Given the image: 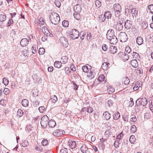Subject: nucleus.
<instances>
[{"instance_id": "29", "label": "nucleus", "mask_w": 153, "mask_h": 153, "mask_svg": "<svg viewBox=\"0 0 153 153\" xmlns=\"http://www.w3.org/2000/svg\"><path fill=\"white\" fill-rule=\"evenodd\" d=\"M132 57L133 58L138 59L140 58V56L139 54L138 53L134 52H133L132 53L131 58H132Z\"/></svg>"}, {"instance_id": "11", "label": "nucleus", "mask_w": 153, "mask_h": 153, "mask_svg": "<svg viewBox=\"0 0 153 153\" xmlns=\"http://www.w3.org/2000/svg\"><path fill=\"white\" fill-rule=\"evenodd\" d=\"M113 10L114 11H121V8L120 5L118 4H115L113 6Z\"/></svg>"}, {"instance_id": "24", "label": "nucleus", "mask_w": 153, "mask_h": 153, "mask_svg": "<svg viewBox=\"0 0 153 153\" xmlns=\"http://www.w3.org/2000/svg\"><path fill=\"white\" fill-rule=\"evenodd\" d=\"M80 149L83 153H86L87 152L88 148L85 145H83L81 146Z\"/></svg>"}, {"instance_id": "35", "label": "nucleus", "mask_w": 153, "mask_h": 153, "mask_svg": "<svg viewBox=\"0 0 153 153\" xmlns=\"http://www.w3.org/2000/svg\"><path fill=\"white\" fill-rule=\"evenodd\" d=\"M29 143L27 140H25L21 144V145L23 147H25L29 145Z\"/></svg>"}, {"instance_id": "46", "label": "nucleus", "mask_w": 153, "mask_h": 153, "mask_svg": "<svg viewBox=\"0 0 153 153\" xmlns=\"http://www.w3.org/2000/svg\"><path fill=\"white\" fill-rule=\"evenodd\" d=\"M105 79V76L104 75L102 74L98 78L97 80L101 82L103 81Z\"/></svg>"}, {"instance_id": "3", "label": "nucleus", "mask_w": 153, "mask_h": 153, "mask_svg": "<svg viewBox=\"0 0 153 153\" xmlns=\"http://www.w3.org/2000/svg\"><path fill=\"white\" fill-rule=\"evenodd\" d=\"M49 118L46 115H44L42 118L40 123L43 128H45L47 127L49 122Z\"/></svg>"}, {"instance_id": "60", "label": "nucleus", "mask_w": 153, "mask_h": 153, "mask_svg": "<svg viewBox=\"0 0 153 153\" xmlns=\"http://www.w3.org/2000/svg\"><path fill=\"white\" fill-rule=\"evenodd\" d=\"M101 22H103L105 20V18L104 15H101L99 17Z\"/></svg>"}, {"instance_id": "40", "label": "nucleus", "mask_w": 153, "mask_h": 153, "mask_svg": "<svg viewBox=\"0 0 153 153\" xmlns=\"http://www.w3.org/2000/svg\"><path fill=\"white\" fill-rule=\"evenodd\" d=\"M137 130V128L136 126L135 125H132L130 129V131L132 133H134Z\"/></svg>"}, {"instance_id": "26", "label": "nucleus", "mask_w": 153, "mask_h": 153, "mask_svg": "<svg viewBox=\"0 0 153 153\" xmlns=\"http://www.w3.org/2000/svg\"><path fill=\"white\" fill-rule=\"evenodd\" d=\"M123 25L117 22L116 26V29L118 31L121 30L123 28Z\"/></svg>"}, {"instance_id": "48", "label": "nucleus", "mask_w": 153, "mask_h": 153, "mask_svg": "<svg viewBox=\"0 0 153 153\" xmlns=\"http://www.w3.org/2000/svg\"><path fill=\"white\" fill-rule=\"evenodd\" d=\"M128 118V116L127 114H124L123 116V120L125 121H127Z\"/></svg>"}, {"instance_id": "1", "label": "nucleus", "mask_w": 153, "mask_h": 153, "mask_svg": "<svg viewBox=\"0 0 153 153\" xmlns=\"http://www.w3.org/2000/svg\"><path fill=\"white\" fill-rule=\"evenodd\" d=\"M50 19L51 22L55 25H57L60 21L59 16L56 12H53L51 14Z\"/></svg>"}, {"instance_id": "45", "label": "nucleus", "mask_w": 153, "mask_h": 153, "mask_svg": "<svg viewBox=\"0 0 153 153\" xmlns=\"http://www.w3.org/2000/svg\"><path fill=\"white\" fill-rule=\"evenodd\" d=\"M28 51V50L27 48H26L23 51L22 53L24 56H27L28 55V51Z\"/></svg>"}, {"instance_id": "59", "label": "nucleus", "mask_w": 153, "mask_h": 153, "mask_svg": "<svg viewBox=\"0 0 153 153\" xmlns=\"http://www.w3.org/2000/svg\"><path fill=\"white\" fill-rule=\"evenodd\" d=\"M48 141L47 140H43L42 142V144L44 146H46L48 143Z\"/></svg>"}, {"instance_id": "25", "label": "nucleus", "mask_w": 153, "mask_h": 153, "mask_svg": "<svg viewBox=\"0 0 153 153\" xmlns=\"http://www.w3.org/2000/svg\"><path fill=\"white\" fill-rule=\"evenodd\" d=\"M131 13L133 16H134L136 17L138 15V11L135 8H133L131 9Z\"/></svg>"}, {"instance_id": "36", "label": "nucleus", "mask_w": 153, "mask_h": 153, "mask_svg": "<svg viewBox=\"0 0 153 153\" xmlns=\"http://www.w3.org/2000/svg\"><path fill=\"white\" fill-rule=\"evenodd\" d=\"M74 16L77 20H79L80 18V16L79 13H74Z\"/></svg>"}, {"instance_id": "41", "label": "nucleus", "mask_w": 153, "mask_h": 153, "mask_svg": "<svg viewBox=\"0 0 153 153\" xmlns=\"http://www.w3.org/2000/svg\"><path fill=\"white\" fill-rule=\"evenodd\" d=\"M124 84L125 85H128L129 84L130 80L127 77H125L123 79Z\"/></svg>"}, {"instance_id": "8", "label": "nucleus", "mask_w": 153, "mask_h": 153, "mask_svg": "<svg viewBox=\"0 0 153 153\" xmlns=\"http://www.w3.org/2000/svg\"><path fill=\"white\" fill-rule=\"evenodd\" d=\"M132 26V22L130 20H127L125 22L124 26L127 29H129Z\"/></svg>"}, {"instance_id": "42", "label": "nucleus", "mask_w": 153, "mask_h": 153, "mask_svg": "<svg viewBox=\"0 0 153 153\" xmlns=\"http://www.w3.org/2000/svg\"><path fill=\"white\" fill-rule=\"evenodd\" d=\"M123 57L124 60H127L129 59V56L127 54L124 53L123 54Z\"/></svg>"}, {"instance_id": "31", "label": "nucleus", "mask_w": 153, "mask_h": 153, "mask_svg": "<svg viewBox=\"0 0 153 153\" xmlns=\"http://www.w3.org/2000/svg\"><path fill=\"white\" fill-rule=\"evenodd\" d=\"M104 16L105 18L109 19L111 18V13L109 11H107L105 13Z\"/></svg>"}, {"instance_id": "30", "label": "nucleus", "mask_w": 153, "mask_h": 153, "mask_svg": "<svg viewBox=\"0 0 153 153\" xmlns=\"http://www.w3.org/2000/svg\"><path fill=\"white\" fill-rule=\"evenodd\" d=\"M50 100H51V102L53 103H55L57 100V97L56 95H53L51 96L50 98Z\"/></svg>"}, {"instance_id": "64", "label": "nucleus", "mask_w": 153, "mask_h": 153, "mask_svg": "<svg viewBox=\"0 0 153 153\" xmlns=\"http://www.w3.org/2000/svg\"><path fill=\"white\" fill-rule=\"evenodd\" d=\"M108 48L107 46L105 44H103L102 46V50L104 51H105L107 50V49Z\"/></svg>"}, {"instance_id": "44", "label": "nucleus", "mask_w": 153, "mask_h": 153, "mask_svg": "<svg viewBox=\"0 0 153 153\" xmlns=\"http://www.w3.org/2000/svg\"><path fill=\"white\" fill-rule=\"evenodd\" d=\"M137 120V118L134 115H131L130 121L133 122H135Z\"/></svg>"}, {"instance_id": "15", "label": "nucleus", "mask_w": 153, "mask_h": 153, "mask_svg": "<svg viewBox=\"0 0 153 153\" xmlns=\"http://www.w3.org/2000/svg\"><path fill=\"white\" fill-rule=\"evenodd\" d=\"M136 42L139 45H142L143 42V39L142 37L141 36L138 37L136 39Z\"/></svg>"}, {"instance_id": "6", "label": "nucleus", "mask_w": 153, "mask_h": 153, "mask_svg": "<svg viewBox=\"0 0 153 153\" xmlns=\"http://www.w3.org/2000/svg\"><path fill=\"white\" fill-rule=\"evenodd\" d=\"M60 42L62 43L63 45L65 47H67L68 45V43L67 39L65 37L62 36L60 37L59 39Z\"/></svg>"}, {"instance_id": "27", "label": "nucleus", "mask_w": 153, "mask_h": 153, "mask_svg": "<svg viewBox=\"0 0 153 153\" xmlns=\"http://www.w3.org/2000/svg\"><path fill=\"white\" fill-rule=\"evenodd\" d=\"M90 73H89V74L88 75V76L92 79L94 78V76L96 75V73L94 71H92L90 70Z\"/></svg>"}, {"instance_id": "16", "label": "nucleus", "mask_w": 153, "mask_h": 153, "mask_svg": "<svg viewBox=\"0 0 153 153\" xmlns=\"http://www.w3.org/2000/svg\"><path fill=\"white\" fill-rule=\"evenodd\" d=\"M49 126L51 128L54 127L56 125V123L53 120H51L48 123Z\"/></svg>"}, {"instance_id": "5", "label": "nucleus", "mask_w": 153, "mask_h": 153, "mask_svg": "<svg viewBox=\"0 0 153 153\" xmlns=\"http://www.w3.org/2000/svg\"><path fill=\"white\" fill-rule=\"evenodd\" d=\"M119 38L122 42H125L128 40V37L126 33L124 32H121L119 35Z\"/></svg>"}, {"instance_id": "2", "label": "nucleus", "mask_w": 153, "mask_h": 153, "mask_svg": "<svg viewBox=\"0 0 153 153\" xmlns=\"http://www.w3.org/2000/svg\"><path fill=\"white\" fill-rule=\"evenodd\" d=\"M68 34V37L73 39L78 38L79 36V31L76 29L72 30V31L70 32Z\"/></svg>"}, {"instance_id": "17", "label": "nucleus", "mask_w": 153, "mask_h": 153, "mask_svg": "<svg viewBox=\"0 0 153 153\" xmlns=\"http://www.w3.org/2000/svg\"><path fill=\"white\" fill-rule=\"evenodd\" d=\"M68 59L66 56H63L61 59L60 62L62 64H65L68 61Z\"/></svg>"}, {"instance_id": "39", "label": "nucleus", "mask_w": 153, "mask_h": 153, "mask_svg": "<svg viewBox=\"0 0 153 153\" xmlns=\"http://www.w3.org/2000/svg\"><path fill=\"white\" fill-rule=\"evenodd\" d=\"M62 25L63 26L65 27H67L69 25V22L67 20H64L62 22Z\"/></svg>"}, {"instance_id": "10", "label": "nucleus", "mask_w": 153, "mask_h": 153, "mask_svg": "<svg viewBox=\"0 0 153 153\" xmlns=\"http://www.w3.org/2000/svg\"><path fill=\"white\" fill-rule=\"evenodd\" d=\"M108 39L109 40L110 43L113 45H115L117 42V39L115 36Z\"/></svg>"}, {"instance_id": "63", "label": "nucleus", "mask_w": 153, "mask_h": 153, "mask_svg": "<svg viewBox=\"0 0 153 153\" xmlns=\"http://www.w3.org/2000/svg\"><path fill=\"white\" fill-rule=\"evenodd\" d=\"M123 137V134L122 133L119 134L117 137V139L119 140L121 139V138Z\"/></svg>"}, {"instance_id": "37", "label": "nucleus", "mask_w": 153, "mask_h": 153, "mask_svg": "<svg viewBox=\"0 0 153 153\" xmlns=\"http://www.w3.org/2000/svg\"><path fill=\"white\" fill-rule=\"evenodd\" d=\"M82 69L83 72L87 73L89 69H90V68H88L86 65H84L82 67Z\"/></svg>"}, {"instance_id": "21", "label": "nucleus", "mask_w": 153, "mask_h": 153, "mask_svg": "<svg viewBox=\"0 0 153 153\" xmlns=\"http://www.w3.org/2000/svg\"><path fill=\"white\" fill-rule=\"evenodd\" d=\"M76 146V142L74 141H71L69 144V146L72 149H73L75 148Z\"/></svg>"}, {"instance_id": "12", "label": "nucleus", "mask_w": 153, "mask_h": 153, "mask_svg": "<svg viewBox=\"0 0 153 153\" xmlns=\"http://www.w3.org/2000/svg\"><path fill=\"white\" fill-rule=\"evenodd\" d=\"M74 9L75 13H79L81 11L82 8L80 5L78 4L74 6Z\"/></svg>"}, {"instance_id": "33", "label": "nucleus", "mask_w": 153, "mask_h": 153, "mask_svg": "<svg viewBox=\"0 0 153 153\" xmlns=\"http://www.w3.org/2000/svg\"><path fill=\"white\" fill-rule=\"evenodd\" d=\"M120 117V114L118 112H115L114 115V119L115 120H118Z\"/></svg>"}, {"instance_id": "34", "label": "nucleus", "mask_w": 153, "mask_h": 153, "mask_svg": "<svg viewBox=\"0 0 153 153\" xmlns=\"http://www.w3.org/2000/svg\"><path fill=\"white\" fill-rule=\"evenodd\" d=\"M121 11H114V15L116 18L117 19H119V17L120 16V12Z\"/></svg>"}, {"instance_id": "32", "label": "nucleus", "mask_w": 153, "mask_h": 153, "mask_svg": "<svg viewBox=\"0 0 153 153\" xmlns=\"http://www.w3.org/2000/svg\"><path fill=\"white\" fill-rule=\"evenodd\" d=\"M45 29H46V30L47 31L48 33L46 31H45L44 33L45 34H46V35H48V34L49 33V35H50V37L52 36H53V35L52 34H51L49 32L48 30H47V27H43L42 28V30L43 32V30H45Z\"/></svg>"}, {"instance_id": "19", "label": "nucleus", "mask_w": 153, "mask_h": 153, "mask_svg": "<svg viewBox=\"0 0 153 153\" xmlns=\"http://www.w3.org/2000/svg\"><path fill=\"white\" fill-rule=\"evenodd\" d=\"M108 65L109 63H106L104 62L103 63L102 65V68L104 70H107L108 68Z\"/></svg>"}, {"instance_id": "54", "label": "nucleus", "mask_w": 153, "mask_h": 153, "mask_svg": "<svg viewBox=\"0 0 153 153\" xmlns=\"http://www.w3.org/2000/svg\"><path fill=\"white\" fill-rule=\"evenodd\" d=\"M148 9L150 13H153V4H151L148 6Z\"/></svg>"}, {"instance_id": "13", "label": "nucleus", "mask_w": 153, "mask_h": 153, "mask_svg": "<svg viewBox=\"0 0 153 153\" xmlns=\"http://www.w3.org/2000/svg\"><path fill=\"white\" fill-rule=\"evenodd\" d=\"M117 52V49L116 47L111 46L109 48V52L111 53H114Z\"/></svg>"}, {"instance_id": "4", "label": "nucleus", "mask_w": 153, "mask_h": 153, "mask_svg": "<svg viewBox=\"0 0 153 153\" xmlns=\"http://www.w3.org/2000/svg\"><path fill=\"white\" fill-rule=\"evenodd\" d=\"M136 104L145 106L148 103L147 99L145 97L138 99L136 102Z\"/></svg>"}, {"instance_id": "52", "label": "nucleus", "mask_w": 153, "mask_h": 153, "mask_svg": "<svg viewBox=\"0 0 153 153\" xmlns=\"http://www.w3.org/2000/svg\"><path fill=\"white\" fill-rule=\"evenodd\" d=\"M39 53L40 54H43L45 52V49L44 48H40L39 50Z\"/></svg>"}, {"instance_id": "55", "label": "nucleus", "mask_w": 153, "mask_h": 153, "mask_svg": "<svg viewBox=\"0 0 153 153\" xmlns=\"http://www.w3.org/2000/svg\"><path fill=\"white\" fill-rule=\"evenodd\" d=\"M95 5L97 7H99L101 5V3L98 0H96Z\"/></svg>"}, {"instance_id": "62", "label": "nucleus", "mask_w": 153, "mask_h": 153, "mask_svg": "<svg viewBox=\"0 0 153 153\" xmlns=\"http://www.w3.org/2000/svg\"><path fill=\"white\" fill-rule=\"evenodd\" d=\"M45 109V107L44 106L40 107L39 108V111L41 113H43Z\"/></svg>"}, {"instance_id": "28", "label": "nucleus", "mask_w": 153, "mask_h": 153, "mask_svg": "<svg viewBox=\"0 0 153 153\" xmlns=\"http://www.w3.org/2000/svg\"><path fill=\"white\" fill-rule=\"evenodd\" d=\"M107 91L109 94H111L114 91V88L111 86H109L107 88Z\"/></svg>"}, {"instance_id": "20", "label": "nucleus", "mask_w": 153, "mask_h": 153, "mask_svg": "<svg viewBox=\"0 0 153 153\" xmlns=\"http://www.w3.org/2000/svg\"><path fill=\"white\" fill-rule=\"evenodd\" d=\"M22 104L23 106L25 107L27 106L29 104L28 100L26 99H24L22 100Z\"/></svg>"}, {"instance_id": "57", "label": "nucleus", "mask_w": 153, "mask_h": 153, "mask_svg": "<svg viewBox=\"0 0 153 153\" xmlns=\"http://www.w3.org/2000/svg\"><path fill=\"white\" fill-rule=\"evenodd\" d=\"M125 51L126 53H129L131 51V50L129 46H127L126 47L125 49Z\"/></svg>"}, {"instance_id": "58", "label": "nucleus", "mask_w": 153, "mask_h": 153, "mask_svg": "<svg viewBox=\"0 0 153 153\" xmlns=\"http://www.w3.org/2000/svg\"><path fill=\"white\" fill-rule=\"evenodd\" d=\"M13 23V20L12 19H10L7 24V26H10L11 24H12Z\"/></svg>"}, {"instance_id": "49", "label": "nucleus", "mask_w": 153, "mask_h": 153, "mask_svg": "<svg viewBox=\"0 0 153 153\" xmlns=\"http://www.w3.org/2000/svg\"><path fill=\"white\" fill-rule=\"evenodd\" d=\"M86 111L89 113H91L93 111V109L90 106H89L88 107L86 108Z\"/></svg>"}, {"instance_id": "61", "label": "nucleus", "mask_w": 153, "mask_h": 153, "mask_svg": "<svg viewBox=\"0 0 153 153\" xmlns=\"http://www.w3.org/2000/svg\"><path fill=\"white\" fill-rule=\"evenodd\" d=\"M139 84H138V82H137L136 84H135L134 87L133 88V89L134 91H135L137 90L139 86Z\"/></svg>"}, {"instance_id": "9", "label": "nucleus", "mask_w": 153, "mask_h": 153, "mask_svg": "<svg viewBox=\"0 0 153 153\" xmlns=\"http://www.w3.org/2000/svg\"><path fill=\"white\" fill-rule=\"evenodd\" d=\"M28 40L25 38L22 39L21 41L20 44L22 46L24 47L27 45L28 44Z\"/></svg>"}, {"instance_id": "23", "label": "nucleus", "mask_w": 153, "mask_h": 153, "mask_svg": "<svg viewBox=\"0 0 153 153\" xmlns=\"http://www.w3.org/2000/svg\"><path fill=\"white\" fill-rule=\"evenodd\" d=\"M62 63L60 61H56L54 63V66L55 67L58 68H60L61 67Z\"/></svg>"}, {"instance_id": "53", "label": "nucleus", "mask_w": 153, "mask_h": 153, "mask_svg": "<svg viewBox=\"0 0 153 153\" xmlns=\"http://www.w3.org/2000/svg\"><path fill=\"white\" fill-rule=\"evenodd\" d=\"M3 82L5 85H7L9 83V80L6 77H4L3 79Z\"/></svg>"}, {"instance_id": "51", "label": "nucleus", "mask_w": 153, "mask_h": 153, "mask_svg": "<svg viewBox=\"0 0 153 153\" xmlns=\"http://www.w3.org/2000/svg\"><path fill=\"white\" fill-rule=\"evenodd\" d=\"M55 3L57 7L59 8L61 6V3L60 0H55Z\"/></svg>"}, {"instance_id": "50", "label": "nucleus", "mask_w": 153, "mask_h": 153, "mask_svg": "<svg viewBox=\"0 0 153 153\" xmlns=\"http://www.w3.org/2000/svg\"><path fill=\"white\" fill-rule=\"evenodd\" d=\"M121 144L120 141L119 140H117L114 143V145L116 148L118 147L119 145Z\"/></svg>"}, {"instance_id": "56", "label": "nucleus", "mask_w": 153, "mask_h": 153, "mask_svg": "<svg viewBox=\"0 0 153 153\" xmlns=\"http://www.w3.org/2000/svg\"><path fill=\"white\" fill-rule=\"evenodd\" d=\"M142 26L143 29H145L148 27V25L146 22H143L142 23Z\"/></svg>"}, {"instance_id": "38", "label": "nucleus", "mask_w": 153, "mask_h": 153, "mask_svg": "<svg viewBox=\"0 0 153 153\" xmlns=\"http://www.w3.org/2000/svg\"><path fill=\"white\" fill-rule=\"evenodd\" d=\"M129 141L131 143H133L135 141V138L134 135H131L129 138Z\"/></svg>"}, {"instance_id": "43", "label": "nucleus", "mask_w": 153, "mask_h": 153, "mask_svg": "<svg viewBox=\"0 0 153 153\" xmlns=\"http://www.w3.org/2000/svg\"><path fill=\"white\" fill-rule=\"evenodd\" d=\"M6 19V16L1 14L0 16V21L1 22L4 21Z\"/></svg>"}, {"instance_id": "47", "label": "nucleus", "mask_w": 153, "mask_h": 153, "mask_svg": "<svg viewBox=\"0 0 153 153\" xmlns=\"http://www.w3.org/2000/svg\"><path fill=\"white\" fill-rule=\"evenodd\" d=\"M17 113L18 116L21 117L23 115V112L21 109H19L17 111Z\"/></svg>"}, {"instance_id": "18", "label": "nucleus", "mask_w": 153, "mask_h": 153, "mask_svg": "<svg viewBox=\"0 0 153 153\" xmlns=\"http://www.w3.org/2000/svg\"><path fill=\"white\" fill-rule=\"evenodd\" d=\"M131 64L134 68H136L138 65L137 61L135 59L132 60L131 62Z\"/></svg>"}, {"instance_id": "22", "label": "nucleus", "mask_w": 153, "mask_h": 153, "mask_svg": "<svg viewBox=\"0 0 153 153\" xmlns=\"http://www.w3.org/2000/svg\"><path fill=\"white\" fill-rule=\"evenodd\" d=\"M103 115L104 118L107 120L109 119L111 117V114L108 111L105 112Z\"/></svg>"}, {"instance_id": "14", "label": "nucleus", "mask_w": 153, "mask_h": 153, "mask_svg": "<svg viewBox=\"0 0 153 153\" xmlns=\"http://www.w3.org/2000/svg\"><path fill=\"white\" fill-rule=\"evenodd\" d=\"M61 129H58L55 130L53 132V135L56 137H59L61 136Z\"/></svg>"}, {"instance_id": "7", "label": "nucleus", "mask_w": 153, "mask_h": 153, "mask_svg": "<svg viewBox=\"0 0 153 153\" xmlns=\"http://www.w3.org/2000/svg\"><path fill=\"white\" fill-rule=\"evenodd\" d=\"M114 30L111 29L109 30L107 33L106 36L107 38L108 39L114 36Z\"/></svg>"}]
</instances>
